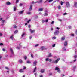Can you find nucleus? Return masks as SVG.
<instances>
[{
	"mask_svg": "<svg viewBox=\"0 0 77 77\" xmlns=\"http://www.w3.org/2000/svg\"><path fill=\"white\" fill-rule=\"evenodd\" d=\"M66 7H69L70 6V4H69V3L68 2H66Z\"/></svg>",
	"mask_w": 77,
	"mask_h": 77,
	"instance_id": "nucleus-1",
	"label": "nucleus"
},
{
	"mask_svg": "<svg viewBox=\"0 0 77 77\" xmlns=\"http://www.w3.org/2000/svg\"><path fill=\"white\" fill-rule=\"evenodd\" d=\"M59 32L58 30H56L55 32H54V34L55 35H58L59 34Z\"/></svg>",
	"mask_w": 77,
	"mask_h": 77,
	"instance_id": "nucleus-2",
	"label": "nucleus"
},
{
	"mask_svg": "<svg viewBox=\"0 0 77 77\" xmlns=\"http://www.w3.org/2000/svg\"><path fill=\"white\" fill-rule=\"evenodd\" d=\"M55 70H57V72H60V70L59 69V68H58V67H56L55 68Z\"/></svg>",
	"mask_w": 77,
	"mask_h": 77,
	"instance_id": "nucleus-3",
	"label": "nucleus"
},
{
	"mask_svg": "<svg viewBox=\"0 0 77 77\" xmlns=\"http://www.w3.org/2000/svg\"><path fill=\"white\" fill-rule=\"evenodd\" d=\"M0 17H1V16H0ZM3 20V18H1V19L0 18V21H1L2 22V23H4V22H5V20Z\"/></svg>",
	"mask_w": 77,
	"mask_h": 77,
	"instance_id": "nucleus-4",
	"label": "nucleus"
},
{
	"mask_svg": "<svg viewBox=\"0 0 77 77\" xmlns=\"http://www.w3.org/2000/svg\"><path fill=\"white\" fill-rule=\"evenodd\" d=\"M60 60V58H59L57 60H56L55 62H54V63H57L58 62H59V60Z\"/></svg>",
	"mask_w": 77,
	"mask_h": 77,
	"instance_id": "nucleus-5",
	"label": "nucleus"
},
{
	"mask_svg": "<svg viewBox=\"0 0 77 77\" xmlns=\"http://www.w3.org/2000/svg\"><path fill=\"white\" fill-rule=\"evenodd\" d=\"M36 63H37V61H35L33 62V66H36Z\"/></svg>",
	"mask_w": 77,
	"mask_h": 77,
	"instance_id": "nucleus-6",
	"label": "nucleus"
},
{
	"mask_svg": "<svg viewBox=\"0 0 77 77\" xmlns=\"http://www.w3.org/2000/svg\"><path fill=\"white\" fill-rule=\"evenodd\" d=\"M29 30L30 31L31 33H32L35 32V30H32L31 29H30Z\"/></svg>",
	"mask_w": 77,
	"mask_h": 77,
	"instance_id": "nucleus-7",
	"label": "nucleus"
},
{
	"mask_svg": "<svg viewBox=\"0 0 77 77\" xmlns=\"http://www.w3.org/2000/svg\"><path fill=\"white\" fill-rule=\"evenodd\" d=\"M68 44V43H67V41H66L65 42L64 45V46H66Z\"/></svg>",
	"mask_w": 77,
	"mask_h": 77,
	"instance_id": "nucleus-8",
	"label": "nucleus"
},
{
	"mask_svg": "<svg viewBox=\"0 0 77 77\" xmlns=\"http://www.w3.org/2000/svg\"><path fill=\"white\" fill-rule=\"evenodd\" d=\"M24 10H23L21 11H20L19 12V14H23L24 13Z\"/></svg>",
	"mask_w": 77,
	"mask_h": 77,
	"instance_id": "nucleus-9",
	"label": "nucleus"
},
{
	"mask_svg": "<svg viewBox=\"0 0 77 77\" xmlns=\"http://www.w3.org/2000/svg\"><path fill=\"white\" fill-rule=\"evenodd\" d=\"M10 50L11 51L12 54L13 55H14V52H13V50H12V49L11 48L10 49Z\"/></svg>",
	"mask_w": 77,
	"mask_h": 77,
	"instance_id": "nucleus-10",
	"label": "nucleus"
},
{
	"mask_svg": "<svg viewBox=\"0 0 77 77\" xmlns=\"http://www.w3.org/2000/svg\"><path fill=\"white\" fill-rule=\"evenodd\" d=\"M32 5H31L30 6V8L29 9V11H32Z\"/></svg>",
	"mask_w": 77,
	"mask_h": 77,
	"instance_id": "nucleus-11",
	"label": "nucleus"
},
{
	"mask_svg": "<svg viewBox=\"0 0 77 77\" xmlns=\"http://www.w3.org/2000/svg\"><path fill=\"white\" fill-rule=\"evenodd\" d=\"M74 6L77 7V2H75L74 4Z\"/></svg>",
	"mask_w": 77,
	"mask_h": 77,
	"instance_id": "nucleus-12",
	"label": "nucleus"
},
{
	"mask_svg": "<svg viewBox=\"0 0 77 77\" xmlns=\"http://www.w3.org/2000/svg\"><path fill=\"white\" fill-rule=\"evenodd\" d=\"M45 71V69H41V73H44V72Z\"/></svg>",
	"mask_w": 77,
	"mask_h": 77,
	"instance_id": "nucleus-13",
	"label": "nucleus"
},
{
	"mask_svg": "<svg viewBox=\"0 0 77 77\" xmlns=\"http://www.w3.org/2000/svg\"><path fill=\"white\" fill-rule=\"evenodd\" d=\"M6 4L8 5H11V2H6Z\"/></svg>",
	"mask_w": 77,
	"mask_h": 77,
	"instance_id": "nucleus-14",
	"label": "nucleus"
},
{
	"mask_svg": "<svg viewBox=\"0 0 77 77\" xmlns=\"http://www.w3.org/2000/svg\"><path fill=\"white\" fill-rule=\"evenodd\" d=\"M19 72H23L24 70H23V69H21L20 70Z\"/></svg>",
	"mask_w": 77,
	"mask_h": 77,
	"instance_id": "nucleus-15",
	"label": "nucleus"
},
{
	"mask_svg": "<svg viewBox=\"0 0 77 77\" xmlns=\"http://www.w3.org/2000/svg\"><path fill=\"white\" fill-rule=\"evenodd\" d=\"M41 50H45L44 47L42 46V47H41Z\"/></svg>",
	"mask_w": 77,
	"mask_h": 77,
	"instance_id": "nucleus-16",
	"label": "nucleus"
},
{
	"mask_svg": "<svg viewBox=\"0 0 77 77\" xmlns=\"http://www.w3.org/2000/svg\"><path fill=\"white\" fill-rule=\"evenodd\" d=\"M18 31L17 30H16L14 32V34H15L17 33H18Z\"/></svg>",
	"mask_w": 77,
	"mask_h": 77,
	"instance_id": "nucleus-17",
	"label": "nucleus"
},
{
	"mask_svg": "<svg viewBox=\"0 0 77 77\" xmlns=\"http://www.w3.org/2000/svg\"><path fill=\"white\" fill-rule=\"evenodd\" d=\"M43 8H41L39 9L38 11H43Z\"/></svg>",
	"mask_w": 77,
	"mask_h": 77,
	"instance_id": "nucleus-18",
	"label": "nucleus"
},
{
	"mask_svg": "<svg viewBox=\"0 0 77 77\" xmlns=\"http://www.w3.org/2000/svg\"><path fill=\"white\" fill-rule=\"evenodd\" d=\"M36 67L34 69V71L33 72H35V71H36Z\"/></svg>",
	"mask_w": 77,
	"mask_h": 77,
	"instance_id": "nucleus-19",
	"label": "nucleus"
},
{
	"mask_svg": "<svg viewBox=\"0 0 77 77\" xmlns=\"http://www.w3.org/2000/svg\"><path fill=\"white\" fill-rule=\"evenodd\" d=\"M65 39V37H63L61 38V40L62 41H63Z\"/></svg>",
	"mask_w": 77,
	"mask_h": 77,
	"instance_id": "nucleus-20",
	"label": "nucleus"
},
{
	"mask_svg": "<svg viewBox=\"0 0 77 77\" xmlns=\"http://www.w3.org/2000/svg\"><path fill=\"white\" fill-rule=\"evenodd\" d=\"M13 36H14V35H12V36L10 37V38H11V39L12 40H13V39H14V38L13 37Z\"/></svg>",
	"mask_w": 77,
	"mask_h": 77,
	"instance_id": "nucleus-21",
	"label": "nucleus"
},
{
	"mask_svg": "<svg viewBox=\"0 0 77 77\" xmlns=\"http://www.w3.org/2000/svg\"><path fill=\"white\" fill-rule=\"evenodd\" d=\"M53 1V0H47L46 1V2H47V1H48V2H52Z\"/></svg>",
	"mask_w": 77,
	"mask_h": 77,
	"instance_id": "nucleus-22",
	"label": "nucleus"
},
{
	"mask_svg": "<svg viewBox=\"0 0 77 77\" xmlns=\"http://www.w3.org/2000/svg\"><path fill=\"white\" fill-rule=\"evenodd\" d=\"M27 14L28 15H30V14H32V13H31V12H27Z\"/></svg>",
	"mask_w": 77,
	"mask_h": 77,
	"instance_id": "nucleus-23",
	"label": "nucleus"
},
{
	"mask_svg": "<svg viewBox=\"0 0 77 77\" xmlns=\"http://www.w3.org/2000/svg\"><path fill=\"white\" fill-rule=\"evenodd\" d=\"M19 62H20V63H22V62H23V61H22V60H19Z\"/></svg>",
	"mask_w": 77,
	"mask_h": 77,
	"instance_id": "nucleus-24",
	"label": "nucleus"
},
{
	"mask_svg": "<svg viewBox=\"0 0 77 77\" xmlns=\"http://www.w3.org/2000/svg\"><path fill=\"white\" fill-rule=\"evenodd\" d=\"M63 3H64V2H62V1H61V2H60L61 5H63Z\"/></svg>",
	"mask_w": 77,
	"mask_h": 77,
	"instance_id": "nucleus-25",
	"label": "nucleus"
},
{
	"mask_svg": "<svg viewBox=\"0 0 77 77\" xmlns=\"http://www.w3.org/2000/svg\"><path fill=\"white\" fill-rule=\"evenodd\" d=\"M47 15H48L47 13H46L44 14V16H47Z\"/></svg>",
	"mask_w": 77,
	"mask_h": 77,
	"instance_id": "nucleus-26",
	"label": "nucleus"
},
{
	"mask_svg": "<svg viewBox=\"0 0 77 77\" xmlns=\"http://www.w3.org/2000/svg\"><path fill=\"white\" fill-rule=\"evenodd\" d=\"M51 56H52V55H51V54H49V55L48 56V57H51Z\"/></svg>",
	"mask_w": 77,
	"mask_h": 77,
	"instance_id": "nucleus-27",
	"label": "nucleus"
},
{
	"mask_svg": "<svg viewBox=\"0 0 77 77\" xmlns=\"http://www.w3.org/2000/svg\"><path fill=\"white\" fill-rule=\"evenodd\" d=\"M16 9H17V8H16V7H14V11H15V10H16Z\"/></svg>",
	"mask_w": 77,
	"mask_h": 77,
	"instance_id": "nucleus-28",
	"label": "nucleus"
},
{
	"mask_svg": "<svg viewBox=\"0 0 77 77\" xmlns=\"http://www.w3.org/2000/svg\"><path fill=\"white\" fill-rule=\"evenodd\" d=\"M61 8V6H59L58 7V9H60V8Z\"/></svg>",
	"mask_w": 77,
	"mask_h": 77,
	"instance_id": "nucleus-29",
	"label": "nucleus"
},
{
	"mask_svg": "<svg viewBox=\"0 0 77 77\" xmlns=\"http://www.w3.org/2000/svg\"><path fill=\"white\" fill-rule=\"evenodd\" d=\"M24 58L25 60H26L27 59V57L26 56H24Z\"/></svg>",
	"mask_w": 77,
	"mask_h": 77,
	"instance_id": "nucleus-30",
	"label": "nucleus"
},
{
	"mask_svg": "<svg viewBox=\"0 0 77 77\" xmlns=\"http://www.w3.org/2000/svg\"><path fill=\"white\" fill-rule=\"evenodd\" d=\"M27 63H30V61H27Z\"/></svg>",
	"mask_w": 77,
	"mask_h": 77,
	"instance_id": "nucleus-31",
	"label": "nucleus"
},
{
	"mask_svg": "<svg viewBox=\"0 0 77 77\" xmlns=\"http://www.w3.org/2000/svg\"><path fill=\"white\" fill-rule=\"evenodd\" d=\"M25 35V33H23L22 35V37H23V36H24V35Z\"/></svg>",
	"mask_w": 77,
	"mask_h": 77,
	"instance_id": "nucleus-32",
	"label": "nucleus"
},
{
	"mask_svg": "<svg viewBox=\"0 0 77 77\" xmlns=\"http://www.w3.org/2000/svg\"><path fill=\"white\" fill-rule=\"evenodd\" d=\"M30 21H31V20L29 19L28 21H27V23H29Z\"/></svg>",
	"mask_w": 77,
	"mask_h": 77,
	"instance_id": "nucleus-33",
	"label": "nucleus"
},
{
	"mask_svg": "<svg viewBox=\"0 0 77 77\" xmlns=\"http://www.w3.org/2000/svg\"><path fill=\"white\" fill-rule=\"evenodd\" d=\"M55 46H56V45L55 44H54L52 45V47H55Z\"/></svg>",
	"mask_w": 77,
	"mask_h": 77,
	"instance_id": "nucleus-34",
	"label": "nucleus"
},
{
	"mask_svg": "<svg viewBox=\"0 0 77 77\" xmlns=\"http://www.w3.org/2000/svg\"><path fill=\"white\" fill-rule=\"evenodd\" d=\"M23 6V4L20 3V6Z\"/></svg>",
	"mask_w": 77,
	"mask_h": 77,
	"instance_id": "nucleus-35",
	"label": "nucleus"
},
{
	"mask_svg": "<svg viewBox=\"0 0 77 77\" xmlns=\"http://www.w3.org/2000/svg\"><path fill=\"white\" fill-rule=\"evenodd\" d=\"M56 37H53L52 39H56Z\"/></svg>",
	"mask_w": 77,
	"mask_h": 77,
	"instance_id": "nucleus-36",
	"label": "nucleus"
},
{
	"mask_svg": "<svg viewBox=\"0 0 77 77\" xmlns=\"http://www.w3.org/2000/svg\"><path fill=\"white\" fill-rule=\"evenodd\" d=\"M14 28H17V26H16V25H14Z\"/></svg>",
	"mask_w": 77,
	"mask_h": 77,
	"instance_id": "nucleus-37",
	"label": "nucleus"
},
{
	"mask_svg": "<svg viewBox=\"0 0 77 77\" xmlns=\"http://www.w3.org/2000/svg\"><path fill=\"white\" fill-rule=\"evenodd\" d=\"M67 13H65L63 14V15H67Z\"/></svg>",
	"mask_w": 77,
	"mask_h": 77,
	"instance_id": "nucleus-38",
	"label": "nucleus"
},
{
	"mask_svg": "<svg viewBox=\"0 0 77 77\" xmlns=\"http://www.w3.org/2000/svg\"><path fill=\"white\" fill-rule=\"evenodd\" d=\"M46 61H48V58H47L45 60Z\"/></svg>",
	"mask_w": 77,
	"mask_h": 77,
	"instance_id": "nucleus-39",
	"label": "nucleus"
},
{
	"mask_svg": "<svg viewBox=\"0 0 77 77\" xmlns=\"http://www.w3.org/2000/svg\"><path fill=\"white\" fill-rule=\"evenodd\" d=\"M5 69H9V68L7 67H5Z\"/></svg>",
	"mask_w": 77,
	"mask_h": 77,
	"instance_id": "nucleus-40",
	"label": "nucleus"
},
{
	"mask_svg": "<svg viewBox=\"0 0 77 77\" xmlns=\"http://www.w3.org/2000/svg\"><path fill=\"white\" fill-rule=\"evenodd\" d=\"M54 24V21H52L51 23V24Z\"/></svg>",
	"mask_w": 77,
	"mask_h": 77,
	"instance_id": "nucleus-41",
	"label": "nucleus"
},
{
	"mask_svg": "<svg viewBox=\"0 0 77 77\" xmlns=\"http://www.w3.org/2000/svg\"><path fill=\"white\" fill-rule=\"evenodd\" d=\"M61 75L62 77H64V76H65V75H64L63 74H61Z\"/></svg>",
	"mask_w": 77,
	"mask_h": 77,
	"instance_id": "nucleus-42",
	"label": "nucleus"
},
{
	"mask_svg": "<svg viewBox=\"0 0 77 77\" xmlns=\"http://www.w3.org/2000/svg\"><path fill=\"white\" fill-rule=\"evenodd\" d=\"M38 45H39V44H37L35 45V47H37Z\"/></svg>",
	"mask_w": 77,
	"mask_h": 77,
	"instance_id": "nucleus-43",
	"label": "nucleus"
},
{
	"mask_svg": "<svg viewBox=\"0 0 77 77\" xmlns=\"http://www.w3.org/2000/svg\"><path fill=\"white\" fill-rule=\"evenodd\" d=\"M51 60H52L51 59L48 60L49 62H51Z\"/></svg>",
	"mask_w": 77,
	"mask_h": 77,
	"instance_id": "nucleus-44",
	"label": "nucleus"
},
{
	"mask_svg": "<svg viewBox=\"0 0 77 77\" xmlns=\"http://www.w3.org/2000/svg\"><path fill=\"white\" fill-rule=\"evenodd\" d=\"M26 69V67H24L23 68V69Z\"/></svg>",
	"mask_w": 77,
	"mask_h": 77,
	"instance_id": "nucleus-45",
	"label": "nucleus"
},
{
	"mask_svg": "<svg viewBox=\"0 0 77 77\" xmlns=\"http://www.w3.org/2000/svg\"><path fill=\"white\" fill-rule=\"evenodd\" d=\"M42 22L43 23H44L45 22V21L44 20H42Z\"/></svg>",
	"mask_w": 77,
	"mask_h": 77,
	"instance_id": "nucleus-46",
	"label": "nucleus"
},
{
	"mask_svg": "<svg viewBox=\"0 0 77 77\" xmlns=\"http://www.w3.org/2000/svg\"><path fill=\"white\" fill-rule=\"evenodd\" d=\"M3 45V43H0V45Z\"/></svg>",
	"mask_w": 77,
	"mask_h": 77,
	"instance_id": "nucleus-47",
	"label": "nucleus"
},
{
	"mask_svg": "<svg viewBox=\"0 0 77 77\" xmlns=\"http://www.w3.org/2000/svg\"><path fill=\"white\" fill-rule=\"evenodd\" d=\"M2 33H0V36H2Z\"/></svg>",
	"mask_w": 77,
	"mask_h": 77,
	"instance_id": "nucleus-48",
	"label": "nucleus"
},
{
	"mask_svg": "<svg viewBox=\"0 0 77 77\" xmlns=\"http://www.w3.org/2000/svg\"><path fill=\"white\" fill-rule=\"evenodd\" d=\"M35 18H38V16H36L35 17Z\"/></svg>",
	"mask_w": 77,
	"mask_h": 77,
	"instance_id": "nucleus-49",
	"label": "nucleus"
},
{
	"mask_svg": "<svg viewBox=\"0 0 77 77\" xmlns=\"http://www.w3.org/2000/svg\"><path fill=\"white\" fill-rule=\"evenodd\" d=\"M71 35L72 36H74V34H71Z\"/></svg>",
	"mask_w": 77,
	"mask_h": 77,
	"instance_id": "nucleus-50",
	"label": "nucleus"
},
{
	"mask_svg": "<svg viewBox=\"0 0 77 77\" xmlns=\"http://www.w3.org/2000/svg\"><path fill=\"white\" fill-rule=\"evenodd\" d=\"M31 57L32 58H33V55L32 54H31Z\"/></svg>",
	"mask_w": 77,
	"mask_h": 77,
	"instance_id": "nucleus-51",
	"label": "nucleus"
},
{
	"mask_svg": "<svg viewBox=\"0 0 77 77\" xmlns=\"http://www.w3.org/2000/svg\"><path fill=\"white\" fill-rule=\"evenodd\" d=\"M28 27L29 28H30V25H28Z\"/></svg>",
	"mask_w": 77,
	"mask_h": 77,
	"instance_id": "nucleus-52",
	"label": "nucleus"
},
{
	"mask_svg": "<svg viewBox=\"0 0 77 77\" xmlns=\"http://www.w3.org/2000/svg\"><path fill=\"white\" fill-rule=\"evenodd\" d=\"M69 29H71V26H69Z\"/></svg>",
	"mask_w": 77,
	"mask_h": 77,
	"instance_id": "nucleus-53",
	"label": "nucleus"
},
{
	"mask_svg": "<svg viewBox=\"0 0 77 77\" xmlns=\"http://www.w3.org/2000/svg\"><path fill=\"white\" fill-rule=\"evenodd\" d=\"M75 58H77V55H75L74 56Z\"/></svg>",
	"mask_w": 77,
	"mask_h": 77,
	"instance_id": "nucleus-54",
	"label": "nucleus"
},
{
	"mask_svg": "<svg viewBox=\"0 0 77 77\" xmlns=\"http://www.w3.org/2000/svg\"><path fill=\"white\" fill-rule=\"evenodd\" d=\"M56 29H57L58 30H59V29H60L59 28H58V27H56Z\"/></svg>",
	"mask_w": 77,
	"mask_h": 77,
	"instance_id": "nucleus-55",
	"label": "nucleus"
},
{
	"mask_svg": "<svg viewBox=\"0 0 77 77\" xmlns=\"http://www.w3.org/2000/svg\"><path fill=\"white\" fill-rule=\"evenodd\" d=\"M48 19L46 20V21H45V22H48Z\"/></svg>",
	"mask_w": 77,
	"mask_h": 77,
	"instance_id": "nucleus-56",
	"label": "nucleus"
},
{
	"mask_svg": "<svg viewBox=\"0 0 77 77\" xmlns=\"http://www.w3.org/2000/svg\"><path fill=\"white\" fill-rule=\"evenodd\" d=\"M17 49H20V48L19 47H17Z\"/></svg>",
	"mask_w": 77,
	"mask_h": 77,
	"instance_id": "nucleus-57",
	"label": "nucleus"
},
{
	"mask_svg": "<svg viewBox=\"0 0 77 77\" xmlns=\"http://www.w3.org/2000/svg\"><path fill=\"white\" fill-rule=\"evenodd\" d=\"M18 2H19V1H18V0H17V1H16V3H18Z\"/></svg>",
	"mask_w": 77,
	"mask_h": 77,
	"instance_id": "nucleus-58",
	"label": "nucleus"
},
{
	"mask_svg": "<svg viewBox=\"0 0 77 77\" xmlns=\"http://www.w3.org/2000/svg\"><path fill=\"white\" fill-rule=\"evenodd\" d=\"M63 49L64 50H65V51L66 50V49L65 48H63Z\"/></svg>",
	"mask_w": 77,
	"mask_h": 77,
	"instance_id": "nucleus-59",
	"label": "nucleus"
},
{
	"mask_svg": "<svg viewBox=\"0 0 77 77\" xmlns=\"http://www.w3.org/2000/svg\"><path fill=\"white\" fill-rule=\"evenodd\" d=\"M75 34H76V35H77V30H76L75 32Z\"/></svg>",
	"mask_w": 77,
	"mask_h": 77,
	"instance_id": "nucleus-60",
	"label": "nucleus"
},
{
	"mask_svg": "<svg viewBox=\"0 0 77 77\" xmlns=\"http://www.w3.org/2000/svg\"><path fill=\"white\" fill-rule=\"evenodd\" d=\"M42 0H40L39 2H42Z\"/></svg>",
	"mask_w": 77,
	"mask_h": 77,
	"instance_id": "nucleus-61",
	"label": "nucleus"
},
{
	"mask_svg": "<svg viewBox=\"0 0 77 77\" xmlns=\"http://www.w3.org/2000/svg\"><path fill=\"white\" fill-rule=\"evenodd\" d=\"M29 39H32V36H31L29 37Z\"/></svg>",
	"mask_w": 77,
	"mask_h": 77,
	"instance_id": "nucleus-62",
	"label": "nucleus"
},
{
	"mask_svg": "<svg viewBox=\"0 0 77 77\" xmlns=\"http://www.w3.org/2000/svg\"><path fill=\"white\" fill-rule=\"evenodd\" d=\"M2 50H3V51H5V49H3Z\"/></svg>",
	"mask_w": 77,
	"mask_h": 77,
	"instance_id": "nucleus-63",
	"label": "nucleus"
},
{
	"mask_svg": "<svg viewBox=\"0 0 77 77\" xmlns=\"http://www.w3.org/2000/svg\"><path fill=\"white\" fill-rule=\"evenodd\" d=\"M51 30H53V28H51Z\"/></svg>",
	"mask_w": 77,
	"mask_h": 77,
	"instance_id": "nucleus-64",
	"label": "nucleus"
}]
</instances>
